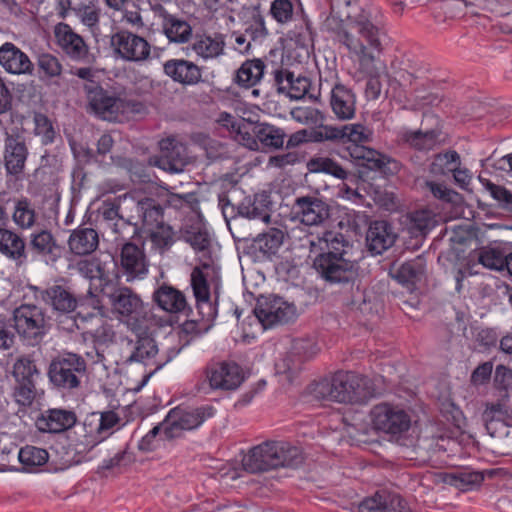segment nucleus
<instances>
[{
	"mask_svg": "<svg viewBox=\"0 0 512 512\" xmlns=\"http://www.w3.org/2000/svg\"><path fill=\"white\" fill-rule=\"evenodd\" d=\"M331 13L325 21L327 30L358 56L361 64L371 63L382 50L381 31L364 11L357 13L358 0H331Z\"/></svg>",
	"mask_w": 512,
	"mask_h": 512,
	"instance_id": "nucleus-1",
	"label": "nucleus"
},
{
	"mask_svg": "<svg viewBox=\"0 0 512 512\" xmlns=\"http://www.w3.org/2000/svg\"><path fill=\"white\" fill-rule=\"evenodd\" d=\"M321 249H326L317 255L313 267L319 276L331 285H341L352 288L359 276V266L353 256L354 245L342 233L326 231L318 238Z\"/></svg>",
	"mask_w": 512,
	"mask_h": 512,
	"instance_id": "nucleus-2",
	"label": "nucleus"
},
{
	"mask_svg": "<svg viewBox=\"0 0 512 512\" xmlns=\"http://www.w3.org/2000/svg\"><path fill=\"white\" fill-rule=\"evenodd\" d=\"M317 399L339 403H365L373 396L369 380L351 371H338L331 378H323L312 385Z\"/></svg>",
	"mask_w": 512,
	"mask_h": 512,
	"instance_id": "nucleus-3",
	"label": "nucleus"
},
{
	"mask_svg": "<svg viewBox=\"0 0 512 512\" xmlns=\"http://www.w3.org/2000/svg\"><path fill=\"white\" fill-rule=\"evenodd\" d=\"M113 309L120 315L128 329L137 336L139 342H147L152 335L153 319L141 299L127 287L118 288L110 295Z\"/></svg>",
	"mask_w": 512,
	"mask_h": 512,
	"instance_id": "nucleus-4",
	"label": "nucleus"
},
{
	"mask_svg": "<svg viewBox=\"0 0 512 512\" xmlns=\"http://www.w3.org/2000/svg\"><path fill=\"white\" fill-rule=\"evenodd\" d=\"M86 98L92 111L106 121L122 122L143 111L140 102L116 96L100 84H89Z\"/></svg>",
	"mask_w": 512,
	"mask_h": 512,
	"instance_id": "nucleus-5",
	"label": "nucleus"
},
{
	"mask_svg": "<svg viewBox=\"0 0 512 512\" xmlns=\"http://www.w3.org/2000/svg\"><path fill=\"white\" fill-rule=\"evenodd\" d=\"M215 320H209L205 315H198V318L186 320L176 328L172 326L162 341V347L166 349V360L162 367L172 361L180 351L190 344L194 337L206 333L214 325Z\"/></svg>",
	"mask_w": 512,
	"mask_h": 512,
	"instance_id": "nucleus-6",
	"label": "nucleus"
},
{
	"mask_svg": "<svg viewBox=\"0 0 512 512\" xmlns=\"http://www.w3.org/2000/svg\"><path fill=\"white\" fill-rule=\"evenodd\" d=\"M86 373L85 359L72 352L56 356L50 363L48 375L50 381L65 390L77 388Z\"/></svg>",
	"mask_w": 512,
	"mask_h": 512,
	"instance_id": "nucleus-7",
	"label": "nucleus"
},
{
	"mask_svg": "<svg viewBox=\"0 0 512 512\" xmlns=\"http://www.w3.org/2000/svg\"><path fill=\"white\" fill-rule=\"evenodd\" d=\"M14 328L30 345L38 344L48 330L47 318L41 307L21 304L13 311Z\"/></svg>",
	"mask_w": 512,
	"mask_h": 512,
	"instance_id": "nucleus-8",
	"label": "nucleus"
},
{
	"mask_svg": "<svg viewBox=\"0 0 512 512\" xmlns=\"http://www.w3.org/2000/svg\"><path fill=\"white\" fill-rule=\"evenodd\" d=\"M215 409L210 405L195 408L176 407L168 413L164 424V434L168 439L179 437L184 430L199 427L206 419L214 415Z\"/></svg>",
	"mask_w": 512,
	"mask_h": 512,
	"instance_id": "nucleus-9",
	"label": "nucleus"
},
{
	"mask_svg": "<svg viewBox=\"0 0 512 512\" xmlns=\"http://www.w3.org/2000/svg\"><path fill=\"white\" fill-rule=\"evenodd\" d=\"M373 427L393 436H401L411 427V416L402 407L390 403H379L370 412Z\"/></svg>",
	"mask_w": 512,
	"mask_h": 512,
	"instance_id": "nucleus-10",
	"label": "nucleus"
},
{
	"mask_svg": "<svg viewBox=\"0 0 512 512\" xmlns=\"http://www.w3.org/2000/svg\"><path fill=\"white\" fill-rule=\"evenodd\" d=\"M254 313L265 329L286 324L296 318L294 304L275 295L260 297L257 300Z\"/></svg>",
	"mask_w": 512,
	"mask_h": 512,
	"instance_id": "nucleus-11",
	"label": "nucleus"
},
{
	"mask_svg": "<svg viewBox=\"0 0 512 512\" xmlns=\"http://www.w3.org/2000/svg\"><path fill=\"white\" fill-rule=\"evenodd\" d=\"M294 219L306 226L325 224L331 216V207L319 194L298 196L292 205Z\"/></svg>",
	"mask_w": 512,
	"mask_h": 512,
	"instance_id": "nucleus-12",
	"label": "nucleus"
},
{
	"mask_svg": "<svg viewBox=\"0 0 512 512\" xmlns=\"http://www.w3.org/2000/svg\"><path fill=\"white\" fill-rule=\"evenodd\" d=\"M330 89L329 104L331 110L338 120H351L356 114V94L354 91L339 81L329 84L327 80H323L320 76V90L324 86Z\"/></svg>",
	"mask_w": 512,
	"mask_h": 512,
	"instance_id": "nucleus-13",
	"label": "nucleus"
},
{
	"mask_svg": "<svg viewBox=\"0 0 512 512\" xmlns=\"http://www.w3.org/2000/svg\"><path fill=\"white\" fill-rule=\"evenodd\" d=\"M191 287L196 301L198 315H205L209 320H215L218 314V290L214 291V300H211L210 286L207 277L199 267L191 273Z\"/></svg>",
	"mask_w": 512,
	"mask_h": 512,
	"instance_id": "nucleus-14",
	"label": "nucleus"
},
{
	"mask_svg": "<svg viewBox=\"0 0 512 512\" xmlns=\"http://www.w3.org/2000/svg\"><path fill=\"white\" fill-rule=\"evenodd\" d=\"M114 51L126 61H143L150 55V45L142 37L127 31L115 33L111 38Z\"/></svg>",
	"mask_w": 512,
	"mask_h": 512,
	"instance_id": "nucleus-15",
	"label": "nucleus"
},
{
	"mask_svg": "<svg viewBox=\"0 0 512 512\" xmlns=\"http://www.w3.org/2000/svg\"><path fill=\"white\" fill-rule=\"evenodd\" d=\"M207 379L212 389L236 390L244 381L242 368L235 362H219L206 369Z\"/></svg>",
	"mask_w": 512,
	"mask_h": 512,
	"instance_id": "nucleus-16",
	"label": "nucleus"
},
{
	"mask_svg": "<svg viewBox=\"0 0 512 512\" xmlns=\"http://www.w3.org/2000/svg\"><path fill=\"white\" fill-rule=\"evenodd\" d=\"M279 456L276 441H266L253 447L243 458V467L250 473H260L278 468Z\"/></svg>",
	"mask_w": 512,
	"mask_h": 512,
	"instance_id": "nucleus-17",
	"label": "nucleus"
},
{
	"mask_svg": "<svg viewBox=\"0 0 512 512\" xmlns=\"http://www.w3.org/2000/svg\"><path fill=\"white\" fill-rule=\"evenodd\" d=\"M274 86L279 93H285L291 99L300 100L309 91L311 82L309 78L295 74L288 69L276 68L272 71Z\"/></svg>",
	"mask_w": 512,
	"mask_h": 512,
	"instance_id": "nucleus-18",
	"label": "nucleus"
},
{
	"mask_svg": "<svg viewBox=\"0 0 512 512\" xmlns=\"http://www.w3.org/2000/svg\"><path fill=\"white\" fill-rule=\"evenodd\" d=\"M397 234L392 225L385 220H374L369 224L366 233L367 249L373 255H381L392 247Z\"/></svg>",
	"mask_w": 512,
	"mask_h": 512,
	"instance_id": "nucleus-19",
	"label": "nucleus"
},
{
	"mask_svg": "<svg viewBox=\"0 0 512 512\" xmlns=\"http://www.w3.org/2000/svg\"><path fill=\"white\" fill-rule=\"evenodd\" d=\"M119 421L120 418L114 411L93 413L84 421L86 436L91 443L99 444L112 434Z\"/></svg>",
	"mask_w": 512,
	"mask_h": 512,
	"instance_id": "nucleus-20",
	"label": "nucleus"
},
{
	"mask_svg": "<svg viewBox=\"0 0 512 512\" xmlns=\"http://www.w3.org/2000/svg\"><path fill=\"white\" fill-rule=\"evenodd\" d=\"M54 34L59 47L71 59L83 61L88 57V46L83 38L75 33L66 23H59L55 26Z\"/></svg>",
	"mask_w": 512,
	"mask_h": 512,
	"instance_id": "nucleus-21",
	"label": "nucleus"
},
{
	"mask_svg": "<svg viewBox=\"0 0 512 512\" xmlns=\"http://www.w3.org/2000/svg\"><path fill=\"white\" fill-rule=\"evenodd\" d=\"M121 267L127 281L142 279L148 273V263L143 250L134 243H125L120 254Z\"/></svg>",
	"mask_w": 512,
	"mask_h": 512,
	"instance_id": "nucleus-22",
	"label": "nucleus"
},
{
	"mask_svg": "<svg viewBox=\"0 0 512 512\" xmlns=\"http://www.w3.org/2000/svg\"><path fill=\"white\" fill-rule=\"evenodd\" d=\"M29 250L43 259L46 263L56 262L60 256L62 248L54 235L46 229L34 231L29 237Z\"/></svg>",
	"mask_w": 512,
	"mask_h": 512,
	"instance_id": "nucleus-23",
	"label": "nucleus"
},
{
	"mask_svg": "<svg viewBox=\"0 0 512 512\" xmlns=\"http://www.w3.org/2000/svg\"><path fill=\"white\" fill-rule=\"evenodd\" d=\"M164 73L174 82L184 86H193L202 79L201 69L192 61L170 59L163 64Z\"/></svg>",
	"mask_w": 512,
	"mask_h": 512,
	"instance_id": "nucleus-24",
	"label": "nucleus"
},
{
	"mask_svg": "<svg viewBox=\"0 0 512 512\" xmlns=\"http://www.w3.org/2000/svg\"><path fill=\"white\" fill-rule=\"evenodd\" d=\"M187 147L172 137L162 139V170L180 173L188 164Z\"/></svg>",
	"mask_w": 512,
	"mask_h": 512,
	"instance_id": "nucleus-25",
	"label": "nucleus"
},
{
	"mask_svg": "<svg viewBox=\"0 0 512 512\" xmlns=\"http://www.w3.org/2000/svg\"><path fill=\"white\" fill-rule=\"evenodd\" d=\"M76 414L65 409H49L36 420V426L41 432L60 433L72 428L76 423Z\"/></svg>",
	"mask_w": 512,
	"mask_h": 512,
	"instance_id": "nucleus-26",
	"label": "nucleus"
},
{
	"mask_svg": "<svg viewBox=\"0 0 512 512\" xmlns=\"http://www.w3.org/2000/svg\"><path fill=\"white\" fill-rule=\"evenodd\" d=\"M0 64L11 74H31L33 64L28 55L13 43H5L0 47Z\"/></svg>",
	"mask_w": 512,
	"mask_h": 512,
	"instance_id": "nucleus-27",
	"label": "nucleus"
},
{
	"mask_svg": "<svg viewBox=\"0 0 512 512\" xmlns=\"http://www.w3.org/2000/svg\"><path fill=\"white\" fill-rule=\"evenodd\" d=\"M162 311L168 313L167 318L162 315V328L173 326V314L183 313L189 316L192 313L184 294L165 283L162 284Z\"/></svg>",
	"mask_w": 512,
	"mask_h": 512,
	"instance_id": "nucleus-28",
	"label": "nucleus"
},
{
	"mask_svg": "<svg viewBox=\"0 0 512 512\" xmlns=\"http://www.w3.org/2000/svg\"><path fill=\"white\" fill-rule=\"evenodd\" d=\"M425 272L426 260L422 255H419L401 264L393 273V278L412 292L416 289L417 284L424 279Z\"/></svg>",
	"mask_w": 512,
	"mask_h": 512,
	"instance_id": "nucleus-29",
	"label": "nucleus"
},
{
	"mask_svg": "<svg viewBox=\"0 0 512 512\" xmlns=\"http://www.w3.org/2000/svg\"><path fill=\"white\" fill-rule=\"evenodd\" d=\"M138 211L142 214L144 233L157 248L160 245V205L155 200L146 198L138 203Z\"/></svg>",
	"mask_w": 512,
	"mask_h": 512,
	"instance_id": "nucleus-30",
	"label": "nucleus"
},
{
	"mask_svg": "<svg viewBox=\"0 0 512 512\" xmlns=\"http://www.w3.org/2000/svg\"><path fill=\"white\" fill-rule=\"evenodd\" d=\"M359 512H410V509L398 495L376 493L361 502Z\"/></svg>",
	"mask_w": 512,
	"mask_h": 512,
	"instance_id": "nucleus-31",
	"label": "nucleus"
},
{
	"mask_svg": "<svg viewBox=\"0 0 512 512\" xmlns=\"http://www.w3.org/2000/svg\"><path fill=\"white\" fill-rule=\"evenodd\" d=\"M98 245V233L93 228L79 227L72 231L68 239L70 252L77 256L93 253Z\"/></svg>",
	"mask_w": 512,
	"mask_h": 512,
	"instance_id": "nucleus-32",
	"label": "nucleus"
},
{
	"mask_svg": "<svg viewBox=\"0 0 512 512\" xmlns=\"http://www.w3.org/2000/svg\"><path fill=\"white\" fill-rule=\"evenodd\" d=\"M41 299L59 312H71L77 306L76 298L62 286H52L46 290L35 289Z\"/></svg>",
	"mask_w": 512,
	"mask_h": 512,
	"instance_id": "nucleus-33",
	"label": "nucleus"
},
{
	"mask_svg": "<svg viewBox=\"0 0 512 512\" xmlns=\"http://www.w3.org/2000/svg\"><path fill=\"white\" fill-rule=\"evenodd\" d=\"M112 10L111 17L115 22L131 26L142 24L139 6L135 0H105Z\"/></svg>",
	"mask_w": 512,
	"mask_h": 512,
	"instance_id": "nucleus-34",
	"label": "nucleus"
},
{
	"mask_svg": "<svg viewBox=\"0 0 512 512\" xmlns=\"http://www.w3.org/2000/svg\"><path fill=\"white\" fill-rule=\"evenodd\" d=\"M243 33L253 42H262L268 35L260 5L243 11Z\"/></svg>",
	"mask_w": 512,
	"mask_h": 512,
	"instance_id": "nucleus-35",
	"label": "nucleus"
},
{
	"mask_svg": "<svg viewBox=\"0 0 512 512\" xmlns=\"http://www.w3.org/2000/svg\"><path fill=\"white\" fill-rule=\"evenodd\" d=\"M265 68V63L259 58L246 60L236 71L233 81L239 87L251 88L260 82Z\"/></svg>",
	"mask_w": 512,
	"mask_h": 512,
	"instance_id": "nucleus-36",
	"label": "nucleus"
},
{
	"mask_svg": "<svg viewBox=\"0 0 512 512\" xmlns=\"http://www.w3.org/2000/svg\"><path fill=\"white\" fill-rule=\"evenodd\" d=\"M224 47V35L221 33H215L213 36L207 34L197 35L192 44V50L205 60L222 55Z\"/></svg>",
	"mask_w": 512,
	"mask_h": 512,
	"instance_id": "nucleus-37",
	"label": "nucleus"
},
{
	"mask_svg": "<svg viewBox=\"0 0 512 512\" xmlns=\"http://www.w3.org/2000/svg\"><path fill=\"white\" fill-rule=\"evenodd\" d=\"M0 253L22 264L26 261L24 240L15 232L8 229H0Z\"/></svg>",
	"mask_w": 512,
	"mask_h": 512,
	"instance_id": "nucleus-38",
	"label": "nucleus"
},
{
	"mask_svg": "<svg viewBox=\"0 0 512 512\" xmlns=\"http://www.w3.org/2000/svg\"><path fill=\"white\" fill-rule=\"evenodd\" d=\"M27 158V149L24 143L14 138L6 141L5 167L9 174L17 175L22 172Z\"/></svg>",
	"mask_w": 512,
	"mask_h": 512,
	"instance_id": "nucleus-39",
	"label": "nucleus"
},
{
	"mask_svg": "<svg viewBox=\"0 0 512 512\" xmlns=\"http://www.w3.org/2000/svg\"><path fill=\"white\" fill-rule=\"evenodd\" d=\"M163 29L169 42L184 43L191 36V26L184 20L178 19L162 9Z\"/></svg>",
	"mask_w": 512,
	"mask_h": 512,
	"instance_id": "nucleus-40",
	"label": "nucleus"
},
{
	"mask_svg": "<svg viewBox=\"0 0 512 512\" xmlns=\"http://www.w3.org/2000/svg\"><path fill=\"white\" fill-rule=\"evenodd\" d=\"M270 205V196L266 192L255 194L253 201L249 199L243 202L244 218L268 222L270 220Z\"/></svg>",
	"mask_w": 512,
	"mask_h": 512,
	"instance_id": "nucleus-41",
	"label": "nucleus"
},
{
	"mask_svg": "<svg viewBox=\"0 0 512 512\" xmlns=\"http://www.w3.org/2000/svg\"><path fill=\"white\" fill-rule=\"evenodd\" d=\"M440 130L430 129L425 132L421 130L406 131L403 134V141L410 147L423 151L431 150L439 142Z\"/></svg>",
	"mask_w": 512,
	"mask_h": 512,
	"instance_id": "nucleus-42",
	"label": "nucleus"
},
{
	"mask_svg": "<svg viewBox=\"0 0 512 512\" xmlns=\"http://www.w3.org/2000/svg\"><path fill=\"white\" fill-rule=\"evenodd\" d=\"M254 134L264 147L271 149L281 148L284 144L285 133L282 129L267 123L254 126Z\"/></svg>",
	"mask_w": 512,
	"mask_h": 512,
	"instance_id": "nucleus-43",
	"label": "nucleus"
},
{
	"mask_svg": "<svg viewBox=\"0 0 512 512\" xmlns=\"http://www.w3.org/2000/svg\"><path fill=\"white\" fill-rule=\"evenodd\" d=\"M461 166V158L457 151L448 150L434 156L429 171L436 176H446Z\"/></svg>",
	"mask_w": 512,
	"mask_h": 512,
	"instance_id": "nucleus-44",
	"label": "nucleus"
},
{
	"mask_svg": "<svg viewBox=\"0 0 512 512\" xmlns=\"http://www.w3.org/2000/svg\"><path fill=\"white\" fill-rule=\"evenodd\" d=\"M362 165L370 170L380 171L386 175L396 174L400 169L398 161L374 149H370L369 152H366V158L364 162H362Z\"/></svg>",
	"mask_w": 512,
	"mask_h": 512,
	"instance_id": "nucleus-45",
	"label": "nucleus"
},
{
	"mask_svg": "<svg viewBox=\"0 0 512 512\" xmlns=\"http://www.w3.org/2000/svg\"><path fill=\"white\" fill-rule=\"evenodd\" d=\"M279 467L298 468L304 462V454L301 448L285 441H276Z\"/></svg>",
	"mask_w": 512,
	"mask_h": 512,
	"instance_id": "nucleus-46",
	"label": "nucleus"
},
{
	"mask_svg": "<svg viewBox=\"0 0 512 512\" xmlns=\"http://www.w3.org/2000/svg\"><path fill=\"white\" fill-rule=\"evenodd\" d=\"M12 219L21 229H30L36 222V212L30 200L21 198L15 201Z\"/></svg>",
	"mask_w": 512,
	"mask_h": 512,
	"instance_id": "nucleus-47",
	"label": "nucleus"
},
{
	"mask_svg": "<svg viewBox=\"0 0 512 512\" xmlns=\"http://www.w3.org/2000/svg\"><path fill=\"white\" fill-rule=\"evenodd\" d=\"M284 232L278 228H269L254 239L255 246L264 255H273L283 244Z\"/></svg>",
	"mask_w": 512,
	"mask_h": 512,
	"instance_id": "nucleus-48",
	"label": "nucleus"
},
{
	"mask_svg": "<svg viewBox=\"0 0 512 512\" xmlns=\"http://www.w3.org/2000/svg\"><path fill=\"white\" fill-rule=\"evenodd\" d=\"M37 70L40 80L49 81L61 76L63 66L57 56L42 53L37 58Z\"/></svg>",
	"mask_w": 512,
	"mask_h": 512,
	"instance_id": "nucleus-49",
	"label": "nucleus"
},
{
	"mask_svg": "<svg viewBox=\"0 0 512 512\" xmlns=\"http://www.w3.org/2000/svg\"><path fill=\"white\" fill-rule=\"evenodd\" d=\"M307 167L311 173H326L341 180L347 179L349 175L339 163L328 157L312 158Z\"/></svg>",
	"mask_w": 512,
	"mask_h": 512,
	"instance_id": "nucleus-50",
	"label": "nucleus"
},
{
	"mask_svg": "<svg viewBox=\"0 0 512 512\" xmlns=\"http://www.w3.org/2000/svg\"><path fill=\"white\" fill-rule=\"evenodd\" d=\"M18 459L23 467L30 471L35 467L46 464L49 454L43 448L27 445L19 450Z\"/></svg>",
	"mask_w": 512,
	"mask_h": 512,
	"instance_id": "nucleus-51",
	"label": "nucleus"
},
{
	"mask_svg": "<svg viewBox=\"0 0 512 512\" xmlns=\"http://www.w3.org/2000/svg\"><path fill=\"white\" fill-rule=\"evenodd\" d=\"M165 190L167 193H162V215L164 210L167 208H173L175 210H181L185 206H189L192 210L198 205V200L193 194H176L169 191V187L162 182V191Z\"/></svg>",
	"mask_w": 512,
	"mask_h": 512,
	"instance_id": "nucleus-52",
	"label": "nucleus"
},
{
	"mask_svg": "<svg viewBox=\"0 0 512 512\" xmlns=\"http://www.w3.org/2000/svg\"><path fill=\"white\" fill-rule=\"evenodd\" d=\"M495 407L491 411L484 413L485 428L487 433L495 439L504 440L512 436V426H509L504 420L496 418L493 414Z\"/></svg>",
	"mask_w": 512,
	"mask_h": 512,
	"instance_id": "nucleus-53",
	"label": "nucleus"
},
{
	"mask_svg": "<svg viewBox=\"0 0 512 512\" xmlns=\"http://www.w3.org/2000/svg\"><path fill=\"white\" fill-rule=\"evenodd\" d=\"M39 375L36 365L27 357H21L14 363L13 376L16 382H36Z\"/></svg>",
	"mask_w": 512,
	"mask_h": 512,
	"instance_id": "nucleus-54",
	"label": "nucleus"
},
{
	"mask_svg": "<svg viewBox=\"0 0 512 512\" xmlns=\"http://www.w3.org/2000/svg\"><path fill=\"white\" fill-rule=\"evenodd\" d=\"M506 255L500 248L486 247L480 250L478 261L484 267L501 271L504 269Z\"/></svg>",
	"mask_w": 512,
	"mask_h": 512,
	"instance_id": "nucleus-55",
	"label": "nucleus"
},
{
	"mask_svg": "<svg viewBox=\"0 0 512 512\" xmlns=\"http://www.w3.org/2000/svg\"><path fill=\"white\" fill-rule=\"evenodd\" d=\"M340 130L339 142L345 143L346 141L352 144L364 143L368 141L366 129L361 124H346L338 127Z\"/></svg>",
	"mask_w": 512,
	"mask_h": 512,
	"instance_id": "nucleus-56",
	"label": "nucleus"
},
{
	"mask_svg": "<svg viewBox=\"0 0 512 512\" xmlns=\"http://www.w3.org/2000/svg\"><path fill=\"white\" fill-rule=\"evenodd\" d=\"M218 204L228 226L231 220L237 219L238 217L244 218L245 207H243V202L240 205H235L232 203L227 193L219 194Z\"/></svg>",
	"mask_w": 512,
	"mask_h": 512,
	"instance_id": "nucleus-57",
	"label": "nucleus"
},
{
	"mask_svg": "<svg viewBox=\"0 0 512 512\" xmlns=\"http://www.w3.org/2000/svg\"><path fill=\"white\" fill-rule=\"evenodd\" d=\"M432 218L426 210L415 211L409 216V230L413 234L424 235L431 227Z\"/></svg>",
	"mask_w": 512,
	"mask_h": 512,
	"instance_id": "nucleus-58",
	"label": "nucleus"
},
{
	"mask_svg": "<svg viewBox=\"0 0 512 512\" xmlns=\"http://www.w3.org/2000/svg\"><path fill=\"white\" fill-rule=\"evenodd\" d=\"M185 242L189 243L195 251H206L209 249L211 240L206 229L186 230L184 234Z\"/></svg>",
	"mask_w": 512,
	"mask_h": 512,
	"instance_id": "nucleus-59",
	"label": "nucleus"
},
{
	"mask_svg": "<svg viewBox=\"0 0 512 512\" xmlns=\"http://www.w3.org/2000/svg\"><path fill=\"white\" fill-rule=\"evenodd\" d=\"M36 382H17L14 399L21 406H30L36 397Z\"/></svg>",
	"mask_w": 512,
	"mask_h": 512,
	"instance_id": "nucleus-60",
	"label": "nucleus"
},
{
	"mask_svg": "<svg viewBox=\"0 0 512 512\" xmlns=\"http://www.w3.org/2000/svg\"><path fill=\"white\" fill-rule=\"evenodd\" d=\"M270 13L278 23H286L292 19L293 4L290 0H274Z\"/></svg>",
	"mask_w": 512,
	"mask_h": 512,
	"instance_id": "nucleus-61",
	"label": "nucleus"
},
{
	"mask_svg": "<svg viewBox=\"0 0 512 512\" xmlns=\"http://www.w3.org/2000/svg\"><path fill=\"white\" fill-rule=\"evenodd\" d=\"M160 423L154 425L138 442V449L143 453H150L160 446Z\"/></svg>",
	"mask_w": 512,
	"mask_h": 512,
	"instance_id": "nucleus-62",
	"label": "nucleus"
},
{
	"mask_svg": "<svg viewBox=\"0 0 512 512\" xmlns=\"http://www.w3.org/2000/svg\"><path fill=\"white\" fill-rule=\"evenodd\" d=\"M494 386L499 391H504L506 395L512 391V368L503 364L497 365L494 373Z\"/></svg>",
	"mask_w": 512,
	"mask_h": 512,
	"instance_id": "nucleus-63",
	"label": "nucleus"
},
{
	"mask_svg": "<svg viewBox=\"0 0 512 512\" xmlns=\"http://www.w3.org/2000/svg\"><path fill=\"white\" fill-rule=\"evenodd\" d=\"M339 135L340 130H338V127L330 125H321L317 129L308 132L309 141L312 142H339Z\"/></svg>",
	"mask_w": 512,
	"mask_h": 512,
	"instance_id": "nucleus-64",
	"label": "nucleus"
}]
</instances>
